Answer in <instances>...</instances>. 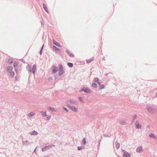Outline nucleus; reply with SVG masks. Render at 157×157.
<instances>
[{"mask_svg": "<svg viewBox=\"0 0 157 157\" xmlns=\"http://www.w3.org/2000/svg\"><path fill=\"white\" fill-rule=\"evenodd\" d=\"M43 157H48V156H43Z\"/></svg>", "mask_w": 157, "mask_h": 157, "instance_id": "obj_53", "label": "nucleus"}, {"mask_svg": "<svg viewBox=\"0 0 157 157\" xmlns=\"http://www.w3.org/2000/svg\"><path fill=\"white\" fill-rule=\"evenodd\" d=\"M42 51H43V50H41V49L40 50V52H39V53L40 55H41L42 54Z\"/></svg>", "mask_w": 157, "mask_h": 157, "instance_id": "obj_42", "label": "nucleus"}, {"mask_svg": "<svg viewBox=\"0 0 157 157\" xmlns=\"http://www.w3.org/2000/svg\"><path fill=\"white\" fill-rule=\"evenodd\" d=\"M43 8L44 9V10H45V11L47 13H48V9L47 8V7L45 4L43 3Z\"/></svg>", "mask_w": 157, "mask_h": 157, "instance_id": "obj_19", "label": "nucleus"}, {"mask_svg": "<svg viewBox=\"0 0 157 157\" xmlns=\"http://www.w3.org/2000/svg\"><path fill=\"white\" fill-rule=\"evenodd\" d=\"M150 126H149H149H148V127H148V128H150Z\"/></svg>", "mask_w": 157, "mask_h": 157, "instance_id": "obj_52", "label": "nucleus"}, {"mask_svg": "<svg viewBox=\"0 0 157 157\" xmlns=\"http://www.w3.org/2000/svg\"><path fill=\"white\" fill-rule=\"evenodd\" d=\"M136 152L138 153H140L143 151V147L142 146H139L136 149Z\"/></svg>", "mask_w": 157, "mask_h": 157, "instance_id": "obj_12", "label": "nucleus"}, {"mask_svg": "<svg viewBox=\"0 0 157 157\" xmlns=\"http://www.w3.org/2000/svg\"><path fill=\"white\" fill-rule=\"evenodd\" d=\"M92 86L94 88H97V87H98V85L97 84H96L95 82H94L93 83Z\"/></svg>", "mask_w": 157, "mask_h": 157, "instance_id": "obj_29", "label": "nucleus"}, {"mask_svg": "<svg viewBox=\"0 0 157 157\" xmlns=\"http://www.w3.org/2000/svg\"><path fill=\"white\" fill-rule=\"evenodd\" d=\"M55 78L56 79V75L55 76Z\"/></svg>", "mask_w": 157, "mask_h": 157, "instance_id": "obj_55", "label": "nucleus"}, {"mask_svg": "<svg viewBox=\"0 0 157 157\" xmlns=\"http://www.w3.org/2000/svg\"><path fill=\"white\" fill-rule=\"evenodd\" d=\"M101 142V140H99L98 141V144L97 145V147H98V148L99 147Z\"/></svg>", "mask_w": 157, "mask_h": 157, "instance_id": "obj_36", "label": "nucleus"}, {"mask_svg": "<svg viewBox=\"0 0 157 157\" xmlns=\"http://www.w3.org/2000/svg\"><path fill=\"white\" fill-rule=\"evenodd\" d=\"M104 136L105 137H110V136H109L108 134H105L104 135Z\"/></svg>", "mask_w": 157, "mask_h": 157, "instance_id": "obj_40", "label": "nucleus"}, {"mask_svg": "<svg viewBox=\"0 0 157 157\" xmlns=\"http://www.w3.org/2000/svg\"><path fill=\"white\" fill-rule=\"evenodd\" d=\"M20 60L21 61V62H22L23 63H25V61H24L23 59H21Z\"/></svg>", "mask_w": 157, "mask_h": 157, "instance_id": "obj_44", "label": "nucleus"}, {"mask_svg": "<svg viewBox=\"0 0 157 157\" xmlns=\"http://www.w3.org/2000/svg\"><path fill=\"white\" fill-rule=\"evenodd\" d=\"M51 118V116H48L47 117H46V119L47 120H49L50 118Z\"/></svg>", "mask_w": 157, "mask_h": 157, "instance_id": "obj_41", "label": "nucleus"}, {"mask_svg": "<svg viewBox=\"0 0 157 157\" xmlns=\"http://www.w3.org/2000/svg\"><path fill=\"white\" fill-rule=\"evenodd\" d=\"M117 4V3H116V4H115V5H116Z\"/></svg>", "mask_w": 157, "mask_h": 157, "instance_id": "obj_58", "label": "nucleus"}, {"mask_svg": "<svg viewBox=\"0 0 157 157\" xmlns=\"http://www.w3.org/2000/svg\"><path fill=\"white\" fill-rule=\"evenodd\" d=\"M70 109H71L74 112H77L78 111L77 109L74 106H71V107H70Z\"/></svg>", "mask_w": 157, "mask_h": 157, "instance_id": "obj_13", "label": "nucleus"}, {"mask_svg": "<svg viewBox=\"0 0 157 157\" xmlns=\"http://www.w3.org/2000/svg\"><path fill=\"white\" fill-rule=\"evenodd\" d=\"M84 91L86 93H91V90L88 87H84L82 88L79 90V92L81 93Z\"/></svg>", "mask_w": 157, "mask_h": 157, "instance_id": "obj_3", "label": "nucleus"}, {"mask_svg": "<svg viewBox=\"0 0 157 157\" xmlns=\"http://www.w3.org/2000/svg\"><path fill=\"white\" fill-rule=\"evenodd\" d=\"M94 59V57H92L90 59L86 60V62L87 64L90 63Z\"/></svg>", "mask_w": 157, "mask_h": 157, "instance_id": "obj_14", "label": "nucleus"}, {"mask_svg": "<svg viewBox=\"0 0 157 157\" xmlns=\"http://www.w3.org/2000/svg\"><path fill=\"white\" fill-rule=\"evenodd\" d=\"M22 142H23V143L24 144H29V143L28 141L27 140L25 141H23Z\"/></svg>", "mask_w": 157, "mask_h": 157, "instance_id": "obj_34", "label": "nucleus"}, {"mask_svg": "<svg viewBox=\"0 0 157 157\" xmlns=\"http://www.w3.org/2000/svg\"><path fill=\"white\" fill-rule=\"evenodd\" d=\"M55 146V145L53 144H51L48 146H46L44 147H43L42 149V151H45L48 150L53 147Z\"/></svg>", "mask_w": 157, "mask_h": 157, "instance_id": "obj_4", "label": "nucleus"}, {"mask_svg": "<svg viewBox=\"0 0 157 157\" xmlns=\"http://www.w3.org/2000/svg\"><path fill=\"white\" fill-rule=\"evenodd\" d=\"M40 113L42 114V116L44 117L47 116L46 111H40Z\"/></svg>", "mask_w": 157, "mask_h": 157, "instance_id": "obj_21", "label": "nucleus"}, {"mask_svg": "<svg viewBox=\"0 0 157 157\" xmlns=\"http://www.w3.org/2000/svg\"><path fill=\"white\" fill-rule=\"evenodd\" d=\"M48 109L51 110L52 112H56V111L55 109L52 107H49L48 108Z\"/></svg>", "mask_w": 157, "mask_h": 157, "instance_id": "obj_22", "label": "nucleus"}, {"mask_svg": "<svg viewBox=\"0 0 157 157\" xmlns=\"http://www.w3.org/2000/svg\"><path fill=\"white\" fill-rule=\"evenodd\" d=\"M41 25H42V26L43 27L44 26V24H42V23H41Z\"/></svg>", "mask_w": 157, "mask_h": 157, "instance_id": "obj_50", "label": "nucleus"}, {"mask_svg": "<svg viewBox=\"0 0 157 157\" xmlns=\"http://www.w3.org/2000/svg\"><path fill=\"white\" fill-rule=\"evenodd\" d=\"M146 109L151 114H153L155 111V109L150 106H147L146 108Z\"/></svg>", "mask_w": 157, "mask_h": 157, "instance_id": "obj_5", "label": "nucleus"}, {"mask_svg": "<svg viewBox=\"0 0 157 157\" xmlns=\"http://www.w3.org/2000/svg\"><path fill=\"white\" fill-rule=\"evenodd\" d=\"M136 128L137 129H140L141 128V124H139L138 121H136L135 123Z\"/></svg>", "mask_w": 157, "mask_h": 157, "instance_id": "obj_8", "label": "nucleus"}, {"mask_svg": "<svg viewBox=\"0 0 157 157\" xmlns=\"http://www.w3.org/2000/svg\"><path fill=\"white\" fill-rule=\"evenodd\" d=\"M63 109L65 110V111H66L67 112H68V109L67 108H66V107H65L64 106H63Z\"/></svg>", "mask_w": 157, "mask_h": 157, "instance_id": "obj_38", "label": "nucleus"}, {"mask_svg": "<svg viewBox=\"0 0 157 157\" xmlns=\"http://www.w3.org/2000/svg\"><path fill=\"white\" fill-rule=\"evenodd\" d=\"M117 4V3H116V4H115V5H116Z\"/></svg>", "mask_w": 157, "mask_h": 157, "instance_id": "obj_56", "label": "nucleus"}, {"mask_svg": "<svg viewBox=\"0 0 157 157\" xmlns=\"http://www.w3.org/2000/svg\"><path fill=\"white\" fill-rule=\"evenodd\" d=\"M58 71V68L54 65L52 66V73L55 74Z\"/></svg>", "mask_w": 157, "mask_h": 157, "instance_id": "obj_7", "label": "nucleus"}, {"mask_svg": "<svg viewBox=\"0 0 157 157\" xmlns=\"http://www.w3.org/2000/svg\"><path fill=\"white\" fill-rule=\"evenodd\" d=\"M66 52L67 54L71 57L73 58L75 57L74 54L71 53L67 49H66Z\"/></svg>", "mask_w": 157, "mask_h": 157, "instance_id": "obj_11", "label": "nucleus"}, {"mask_svg": "<svg viewBox=\"0 0 157 157\" xmlns=\"http://www.w3.org/2000/svg\"><path fill=\"white\" fill-rule=\"evenodd\" d=\"M78 99H79V100L81 102H83V99H82V97H79L78 98Z\"/></svg>", "mask_w": 157, "mask_h": 157, "instance_id": "obj_37", "label": "nucleus"}, {"mask_svg": "<svg viewBox=\"0 0 157 157\" xmlns=\"http://www.w3.org/2000/svg\"><path fill=\"white\" fill-rule=\"evenodd\" d=\"M137 117V115H135L133 117V119L132 121V123H133L134 122L135 119Z\"/></svg>", "mask_w": 157, "mask_h": 157, "instance_id": "obj_31", "label": "nucleus"}, {"mask_svg": "<svg viewBox=\"0 0 157 157\" xmlns=\"http://www.w3.org/2000/svg\"><path fill=\"white\" fill-rule=\"evenodd\" d=\"M126 124V123L124 121H122L121 122H120V124L121 125H125Z\"/></svg>", "mask_w": 157, "mask_h": 157, "instance_id": "obj_39", "label": "nucleus"}, {"mask_svg": "<svg viewBox=\"0 0 157 157\" xmlns=\"http://www.w3.org/2000/svg\"><path fill=\"white\" fill-rule=\"evenodd\" d=\"M85 147L84 146H78L77 147L78 150L79 151L84 149Z\"/></svg>", "mask_w": 157, "mask_h": 157, "instance_id": "obj_25", "label": "nucleus"}, {"mask_svg": "<svg viewBox=\"0 0 157 157\" xmlns=\"http://www.w3.org/2000/svg\"><path fill=\"white\" fill-rule=\"evenodd\" d=\"M67 101L69 102L70 104H78V102L77 101H75L72 99H70L68 100Z\"/></svg>", "mask_w": 157, "mask_h": 157, "instance_id": "obj_9", "label": "nucleus"}, {"mask_svg": "<svg viewBox=\"0 0 157 157\" xmlns=\"http://www.w3.org/2000/svg\"><path fill=\"white\" fill-rule=\"evenodd\" d=\"M117 4V3H116V4H115V5H116Z\"/></svg>", "mask_w": 157, "mask_h": 157, "instance_id": "obj_57", "label": "nucleus"}, {"mask_svg": "<svg viewBox=\"0 0 157 157\" xmlns=\"http://www.w3.org/2000/svg\"><path fill=\"white\" fill-rule=\"evenodd\" d=\"M149 136L150 138H154L156 140L157 139V137L153 133H151L149 134Z\"/></svg>", "mask_w": 157, "mask_h": 157, "instance_id": "obj_15", "label": "nucleus"}, {"mask_svg": "<svg viewBox=\"0 0 157 157\" xmlns=\"http://www.w3.org/2000/svg\"><path fill=\"white\" fill-rule=\"evenodd\" d=\"M36 148L34 149V152H35V153H36Z\"/></svg>", "mask_w": 157, "mask_h": 157, "instance_id": "obj_49", "label": "nucleus"}, {"mask_svg": "<svg viewBox=\"0 0 157 157\" xmlns=\"http://www.w3.org/2000/svg\"><path fill=\"white\" fill-rule=\"evenodd\" d=\"M13 69V67H12L11 66H9L7 67V71L8 73H9L10 71H12Z\"/></svg>", "mask_w": 157, "mask_h": 157, "instance_id": "obj_16", "label": "nucleus"}, {"mask_svg": "<svg viewBox=\"0 0 157 157\" xmlns=\"http://www.w3.org/2000/svg\"><path fill=\"white\" fill-rule=\"evenodd\" d=\"M98 84L99 86H101V82H99L98 83Z\"/></svg>", "mask_w": 157, "mask_h": 157, "instance_id": "obj_48", "label": "nucleus"}, {"mask_svg": "<svg viewBox=\"0 0 157 157\" xmlns=\"http://www.w3.org/2000/svg\"><path fill=\"white\" fill-rule=\"evenodd\" d=\"M52 41L53 44L56 46L59 47H61V45L58 42L56 41L54 39H53Z\"/></svg>", "mask_w": 157, "mask_h": 157, "instance_id": "obj_10", "label": "nucleus"}, {"mask_svg": "<svg viewBox=\"0 0 157 157\" xmlns=\"http://www.w3.org/2000/svg\"><path fill=\"white\" fill-rule=\"evenodd\" d=\"M15 78L16 80H17V76H15Z\"/></svg>", "mask_w": 157, "mask_h": 157, "instance_id": "obj_51", "label": "nucleus"}, {"mask_svg": "<svg viewBox=\"0 0 157 157\" xmlns=\"http://www.w3.org/2000/svg\"><path fill=\"white\" fill-rule=\"evenodd\" d=\"M155 97H157V92L155 93Z\"/></svg>", "mask_w": 157, "mask_h": 157, "instance_id": "obj_46", "label": "nucleus"}, {"mask_svg": "<svg viewBox=\"0 0 157 157\" xmlns=\"http://www.w3.org/2000/svg\"><path fill=\"white\" fill-rule=\"evenodd\" d=\"M99 87L100 89H103L105 88V86L104 84H101V86H99Z\"/></svg>", "mask_w": 157, "mask_h": 157, "instance_id": "obj_33", "label": "nucleus"}, {"mask_svg": "<svg viewBox=\"0 0 157 157\" xmlns=\"http://www.w3.org/2000/svg\"><path fill=\"white\" fill-rule=\"evenodd\" d=\"M30 134L31 135L36 136L38 134V133L36 131L34 130L30 132Z\"/></svg>", "mask_w": 157, "mask_h": 157, "instance_id": "obj_17", "label": "nucleus"}, {"mask_svg": "<svg viewBox=\"0 0 157 157\" xmlns=\"http://www.w3.org/2000/svg\"><path fill=\"white\" fill-rule=\"evenodd\" d=\"M9 73H10V76L11 77H13L14 76V75H15V73L13 71H10L9 72Z\"/></svg>", "mask_w": 157, "mask_h": 157, "instance_id": "obj_23", "label": "nucleus"}, {"mask_svg": "<svg viewBox=\"0 0 157 157\" xmlns=\"http://www.w3.org/2000/svg\"><path fill=\"white\" fill-rule=\"evenodd\" d=\"M115 146L117 149H118L120 147V144L117 141L115 142Z\"/></svg>", "mask_w": 157, "mask_h": 157, "instance_id": "obj_20", "label": "nucleus"}, {"mask_svg": "<svg viewBox=\"0 0 157 157\" xmlns=\"http://www.w3.org/2000/svg\"><path fill=\"white\" fill-rule=\"evenodd\" d=\"M35 114V113L34 112H31L28 114V116L29 117H32Z\"/></svg>", "mask_w": 157, "mask_h": 157, "instance_id": "obj_26", "label": "nucleus"}, {"mask_svg": "<svg viewBox=\"0 0 157 157\" xmlns=\"http://www.w3.org/2000/svg\"><path fill=\"white\" fill-rule=\"evenodd\" d=\"M82 144L83 145H85L86 144V141L85 139V138H84L82 140Z\"/></svg>", "mask_w": 157, "mask_h": 157, "instance_id": "obj_32", "label": "nucleus"}, {"mask_svg": "<svg viewBox=\"0 0 157 157\" xmlns=\"http://www.w3.org/2000/svg\"><path fill=\"white\" fill-rule=\"evenodd\" d=\"M94 81L97 83L99 82V79L98 78H94Z\"/></svg>", "mask_w": 157, "mask_h": 157, "instance_id": "obj_27", "label": "nucleus"}, {"mask_svg": "<svg viewBox=\"0 0 157 157\" xmlns=\"http://www.w3.org/2000/svg\"><path fill=\"white\" fill-rule=\"evenodd\" d=\"M2 113V110H0V113Z\"/></svg>", "mask_w": 157, "mask_h": 157, "instance_id": "obj_54", "label": "nucleus"}, {"mask_svg": "<svg viewBox=\"0 0 157 157\" xmlns=\"http://www.w3.org/2000/svg\"><path fill=\"white\" fill-rule=\"evenodd\" d=\"M52 48L56 52H57L58 51L60 50V49L57 47L55 45H53L52 46Z\"/></svg>", "mask_w": 157, "mask_h": 157, "instance_id": "obj_18", "label": "nucleus"}, {"mask_svg": "<svg viewBox=\"0 0 157 157\" xmlns=\"http://www.w3.org/2000/svg\"><path fill=\"white\" fill-rule=\"evenodd\" d=\"M64 72L62 65L60 63L59 67V75L60 76L62 75Z\"/></svg>", "mask_w": 157, "mask_h": 157, "instance_id": "obj_2", "label": "nucleus"}, {"mask_svg": "<svg viewBox=\"0 0 157 157\" xmlns=\"http://www.w3.org/2000/svg\"><path fill=\"white\" fill-rule=\"evenodd\" d=\"M18 64V63L17 62H15L13 64V66L14 68H16Z\"/></svg>", "mask_w": 157, "mask_h": 157, "instance_id": "obj_30", "label": "nucleus"}, {"mask_svg": "<svg viewBox=\"0 0 157 157\" xmlns=\"http://www.w3.org/2000/svg\"><path fill=\"white\" fill-rule=\"evenodd\" d=\"M67 106L69 108H70V107H71V105L69 104H67Z\"/></svg>", "mask_w": 157, "mask_h": 157, "instance_id": "obj_45", "label": "nucleus"}, {"mask_svg": "<svg viewBox=\"0 0 157 157\" xmlns=\"http://www.w3.org/2000/svg\"><path fill=\"white\" fill-rule=\"evenodd\" d=\"M44 45L43 44L42 45V47H41L40 49L42 50H43V48H44Z\"/></svg>", "mask_w": 157, "mask_h": 157, "instance_id": "obj_47", "label": "nucleus"}, {"mask_svg": "<svg viewBox=\"0 0 157 157\" xmlns=\"http://www.w3.org/2000/svg\"><path fill=\"white\" fill-rule=\"evenodd\" d=\"M122 152L123 153V156L124 157H130L131 156V154L129 153L128 152L125 150L121 149Z\"/></svg>", "mask_w": 157, "mask_h": 157, "instance_id": "obj_6", "label": "nucleus"}, {"mask_svg": "<svg viewBox=\"0 0 157 157\" xmlns=\"http://www.w3.org/2000/svg\"><path fill=\"white\" fill-rule=\"evenodd\" d=\"M56 135H57L58 136L60 137L62 136V134L59 132H56Z\"/></svg>", "mask_w": 157, "mask_h": 157, "instance_id": "obj_35", "label": "nucleus"}, {"mask_svg": "<svg viewBox=\"0 0 157 157\" xmlns=\"http://www.w3.org/2000/svg\"><path fill=\"white\" fill-rule=\"evenodd\" d=\"M26 69L28 71L29 73L32 72L33 74L35 75L36 70V66L35 64H34L33 65L32 68L31 66L29 64H28L26 67Z\"/></svg>", "mask_w": 157, "mask_h": 157, "instance_id": "obj_1", "label": "nucleus"}, {"mask_svg": "<svg viewBox=\"0 0 157 157\" xmlns=\"http://www.w3.org/2000/svg\"><path fill=\"white\" fill-rule=\"evenodd\" d=\"M8 63L10 64H11L13 62V61L12 59H9L8 60Z\"/></svg>", "mask_w": 157, "mask_h": 157, "instance_id": "obj_28", "label": "nucleus"}, {"mask_svg": "<svg viewBox=\"0 0 157 157\" xmlns=\"http://www.w3.org/2000/svg\"><path fill=\"white\" fill-rule=\"evenodd\" d=\"M17 71H18L17 69V68H15L14 71L16 73H17Z\"/></svg>", "mask_w": 157, "mask_h": 157, "instance_id": "obj_43", "label": "nucleus"}, {"mask_svg": "<svg viewBox=\"0 0 157 157\" xmlns=\"http://www.w3.org/2000/svg\"><path fill=\"white\" fill-rule=\"evenodd\" d=\"M68 66L70 67H72L73 66V64L72 63L69 62L67 63Z\"/></svg>", "mask_w": 157, "mask_h": 157, "instance_id": "obj_24", "label": "nucleus"}]
</instances>
